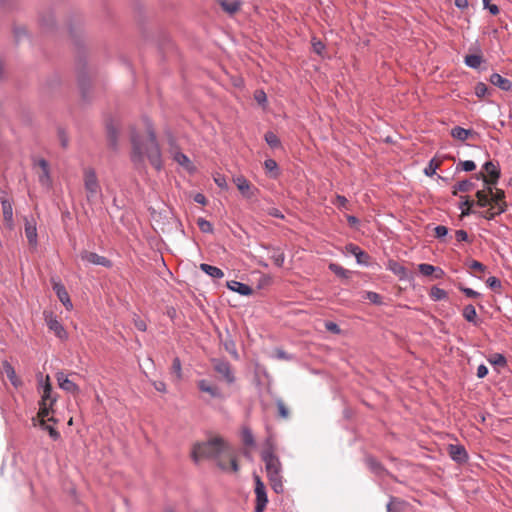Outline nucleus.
Instances as JSON below:
<instances>
[{"instance_id":"1","label":"nucleus","mask_w":512,"mask_h":512,"mask_svg":"<svg viewBox=\"0 0 512 512\" xmlns=\"http://www.w3.org/2000/svg\"><path fill=\"white\" fill-rule=\"evenodd\" d=\"M130 141L132 145L131 161L136 169H144L146 159L157 171L162 169L163 161L161 150L155 131L150 123L147 124V136L140 135L135 129H132Z\"/></svg>"},{"instance_id":"2","label":"nucleus","mask_w":512,"mask_h":512,"mask_svg":"<svg viewBox=\"0 0 512 512\" xmlns=\"http://www.w3.org/2000/svg\"><path fill=\"white\" fill-rule=\"evenodd\" d=\"M191 456L195 463H198L202 458H207L215 460L217 466L223 471L237 472L239 470L231 448L218 437L194 445Z\"/></svg>"},{"instance_id":"3","label":"nucleus","mask_w":512,"mask_h":512,"mask_svg":"<svg viewBox=\"0 0 512 512\" xmlns=\"http://www.w3.org/2000/svg\"><path fill=\"white\" fill-rule=\"evenodd\" d=\"M83 181L88 201H93L102 195L95 169L91 167L85 168L83 171Z\"/></svg>"},{"instance_id":"4","label":"nucleus","mask_w":512,"mask_h":512,"mask_svg":"<svg viewBox=\"0 0 512 512\" xmlns=\"http://www.w3.org/2000/svg\"><path fill=\"white\" fill-rule=\"evenodd\" d=\"M211 362L213 364L214 371L219 374L221 380H224L229 385L236 381L232 366L227 360L214 358Z\"/></svg>"},{"instance_id":"5","label":"nucleus","mask_w":512,"mask_h":512,"mask_svg":"<svg viewBox=\"0 0 512 512\" xmlns=\"http://www.w3.org/2000/svg\"><path fill=\"white\" fill-rule=\"evenodd\" d=\"M254 478L256 494L255 512H263L268 503L266 487L259 476L256 475Z\"/></svg>"},{"instance_id":"6","label":"nucleus","mask_w":512,"mask_h":512,"mask_svg":"<svg viewBox=\"0 0 512 512\" xmlns=\"http://www.w3.org/2000/svg\"><path fill=\"white\" fill-rule=\"evenodd\" d=\"M488 193L491 196V204H493L494 209L497 210V214H502L507 211V203L505 201V192L502 189H496L493 191L491 186H488Z\"/></svg>"},{"instance_id":"7","label":"nucleus","mask_w":512,"mask_h":512,"mask_svg":"<svg viewBox=\"0 0 512 512\" xmlns=\"http://www.w3.org/2000/svg\"><path fill=\"white\" fill-rule=\"evenodd\" d=\"M51 283L52 289L58 297L59 301L65 306L67 310H71L73 308V304L65 286L56 278H51Z\"/></svg>"},{"instance_id":"8","label":"nucleus","mask_w":512,"mask_h":512,"mask_svg":"<svg viewBox=\"0 0 512 512\" xmlns=\"http://www.w3.org/2000/svg\"><path fill=\"white\" fill-rule=\"evenodd\" d=\"M39 386L42 388L41 403H48L49 406H54L57 401V394L53 392L49 376L45 380H39Z\"/></svg>"},{"instance_id":"9","label":"nucleus","mask_w":512,"mask_h":512,"mask_svg":"<svg viewBox=\"0 0 512 512\" xmlns=\"http://www.w3.org/2000/svg\"><path fill=\"white\" fill-rule=\"evenodd\" d=\"M262 461L265 463L266 472L273 470L281 471L282 465L279 458L275 455L272 448H267L261 453Z\"/></svg>"},{"instance_id":"10","label":"nucleus","mask_w":512,"mask_h":512,"mask_svg":"<svg viewBox=\"0 0 512 512\" xmlns=\"http://www.w3.org/2000/svg\"><path fill=\"white\" fill-rule=\"evenodd\" d=\"M387 269L396 275L401 281H411L413 274L404 265L395 260H389Z\"/></svg>"},{"instance_id":"11","label":"nucleus","mask_w":512,"mask_h":512,"mask_svg":"<svg viewBox=\"0 0 512 512\" xmlns=\"http://www.w3.org/2000/svg\"><path fill=\"white\" fill-rule=\"evenodd\" d=\"M365 463L369 470L377 477L383 478L384 476H389L392 479L396 480V478L373 456H367L365 458Z\"/></svg>"},{"instance_id":"12","label":"nucleus","mask_w":512,"mask_h":512,"mask_svg":"<svg viewBox=\"0 0 512 512\" xmlns=\"http://www.w3.org/2000/svg\"><path fill=\"white\" fill-rule=\"evenodd\" d=\"M234 183L236 184L242 196L247 199L255 197L256 193L258 192V189L251 185V183L244 176L235 177Z\"/></svg>"},{"instance_id":"13","label":"nucleus","mask_w":512,"mask_h":512,"mask_svg":"<svg viewBox=\"0 0 512 512\" xmlns=\"http://www.w3.org/2000/svg\"><path fill=\"white\" fill-rule=\"evenodd\" d=\"M448 453L450 458L457 464H464L469 459L465 447L460 444H450L448 446Z\"/></svg>"},{"instance_id":"14","label":"nucleus","mask_w":512,"mask_h":512,"mask_svg":"<svg viewBox=\"0 0 512 512\" xmlns=\"http://www.w3.org/2000/svg\"><path fill=\"white\" fill-rule=\"evenodd\" d=\"M80 257L83 261H87L93 265H99L106 268L112 267V261L104 256H100L95 252L82 251Z\"/></svg>"},{"instance_id":"15","label":"nucleus","mask_w":512,"mask_h":512,"mask_svg":"<svg viewBox=\"0 0 512 512\" xmlns=\"http://www.w3.org/2000/svg\"><path fill=\"white\" fill-rule=\"evenodd\" d=\"M55 377L57 379L59 387L63 391L70 393V394L79 393V391H80L79 386L76 383H74L72 380H70L68 378V376L64 374V372H62V371L57 372Z\"/></svg>"},{"instance_id":"16","label":"nucleus","mask_w":512,"mask_h":512,"mask_svg":"<svg viewBox=\"0 0 512 512\" xmlns=\"http://www.w3.org/2000/svg\"><path fill=\"white\" fill-rule=\"evenodd\" d=\"M45 320L49 330H51L56 337L61 340L67 339L68 334L64 326L57 320L56 317L50 315L49 317H46Z\"/></svg>"},{"instance_id":"17","label":"nucleus","mask_w":512,"mask_h":512,"mask_svg":"<svg viewBox=\"0 0 512 512\" xmlns=\"http://www.w3.org/2000/svg\"><path fill=\"white\" fill-rule=\"evenodd\" d=\"M261 248L271 252L270 258L273 260L275 266L281 268L285 262L284 251L278 246H272L267 244H261Z\"/></svg>"},{"instance_id":"18","label":"nucleus","mask_w":512,"mask_h":512,"mask_svg":"<svg viewBox=\"0 0 512 512\" xmlns=\"http://www.w3.org/2000/svg\"><path fill=\"white\" fill-rule=\"evenodd\" d=\"M13 202L12 200L2 201V213L4 219V225L7 229L12 230L14 228V217H13Z\"/></svg>"},{"instance_id":"19","label":"nucleus","mask_w":512,"mask_h":512,"mask_svg":"<svg viewBox=\"0 0 512 512\" xmlns=\"http://www.w3.org/2000/svg\"><path fill=\"white\" fill-rule=\"evenodd\" d=\"M197 387L201 392L208 393L212 398L220 399L223 397L221 390L206 379L199 380Z\"/></svg>"},{"instance_id":"20","label":"nucleus","mask_w":512,"mask_h":512,"mask_svg":"<svg viewBox=\"0 0 512 512\" xmlns=\"http://www.w3.org/2000/svg\"><path fill=\"white\" fill-rule=\"evenodd\" d=\"M227 288L242 296H250L253 294V289L249 285L235 280L228 281Z\"/></svg>"},{"instance_id":"21","label":"nucleus","mask_w":512,"mask_h":512,"mask_svg":"<svg viewBox=\"0 0 512 512\" xmlns=\"http://www.w3.org/2000/svg\"><path fill=\"white\" fill-rule=\"evenodd\" d=\"M25 236L27 238L28 243L31 246L37 245L38 235H37L36 222L34 220L30 221V220L26 219V221H25Z\"/></svg>"},{"instance_id":"22","label":"nucleus","mask_w":512,"mask_h":512,"mask_svg":"<svg viewBox=\"0 0 512 512\" xmlns=\"http://www.w3.org/2000/svg\"><path fill=\"white\" fill-rule=\"evenodd\" d=\"M483 169L490 176L489 182L491 187L496 185L500 178V169L498 165L494 164L492 161H487L484 163Z\"/></svg>"},{"instance_id":"23","label":"nucleus","mask_w":512,"mask_h":512,"mask_svg":"<svg viewBox=\"0 0 512 512\" xmlns=\"http://www.w3.org/2000/svg\"><path fill=\"white\" fill-rule=\"evenodd\" d=\"M489 80L491 84L503 91H510L512 89V82L498 73H492Z\"/></svg>"},{"instance_id":"24","label":"nucleus","mask_w":512,"mask_h":512,"mask_svg":"<svg viewBox=\"0 0 512 512\" xmlns=\"http://www.w3.org/2000/svg\"><path fill=\"white\" fill-rule=\"evenodd\" d=\"M107 142L109 148L114 151L118 150V130L114 127L113 123L107 124Z\"/></svg>"},{"instance_id":"25","label":"nucleus","mask_w":512,"mask_h":512,"mask_svg":"<svg viewBox=\"0 0 512 512\" xmlns=\"http://www.w3.org/2000/svg\"><path fill=\"white\" fill-rule=\"evenodd\" d=\"M418 269L420 273L424 276H431L433 273L437 272L435 277L440 278L444 274V271L441 268L428 263L419 264Z\"/></svg>"},{"instance_id":"26","label":"nucleus","mask_w":512,"mask_h":512,"mask_svg":"<svg viewBox=\"0 0 512 512\" xmlns=\"http://www.w3.org/2000/svg\"><path fill=\"white\" fill-rule=\"evenodd\" d=\"M200 269L205 274L209 275L210 277H212L214 279H221L224 277V272L216 266H212V265L206 264V263H201Z\"/></svg>"},{"instance_id":"27","label":"nucleus","mask_w":512,"mask_h":512,"mask_svg":"<svg viewBox=\"0 0 512 512\" xmlns=\"http://www.w3.org/2000/svg\"><path fill=\"white\" fill-rule=\"evenodd\" d=\"M219 4L225 12H227L229 14H234L240 9L241 1H239V0H219Z\"/></svg>"},{"instance_id":"28","label":"nucleus","mask_w":512,"mask_h":512,"mask_svg":"<svg viewBox=\"0 0 512 512\" xmlns=\"http://www.w3.org/2000/svg\"><path fill=\"white\" fill-rule=\"evenodd\" d=\"M173 159L176 161L180 166L185 168L188 171H192L194 169L192 162L188 158L187 155L184 153L177 151L173 154Z\"/></svg>"},{"instance_id":"29","label":"nucleus","mask_w":512,"mask_h":512,"mask_svg":"<svg viewBox=\"0 0 512 512\" xmlns=\"http://www.w3.org/2000/svg\"><path fill=\"white\" fill-rule=\"evenodd\" d=\"M475 134L471 129H465L460 126H456L451 130V136L457 140L465 141L469 136Z\"/></svg>"},{"instance_id":"30","label":"nucleus","mask_w":512,"mask_h":512,"mask_svg":"<svg viewBox=\"0 0 512 512\" xmlns=\"http://www.w3.org/2000/svg\"><path fill=\"white\" fill-rule=\"evenodd\" d=\"M475 183L472 181L465 179L462 181H459L457 184L453 186L452 194L456 196L458 192H469L472 189H474Z\"/></svg>"},{"instance_id":"31","label":"nucleus","mask_w":512,"mask_h":512,"mask_svg":"<svg viewBox=\"0 0 512 512\" xmlns=\"http://www.w3.org/2000/svg\"><path fill=\"white\" fill-rule=\"evenodd\" d=\"M3 371L13 386L18 387L21 384L16 376L14 368L8 361L3 362Z\"/></svg>"},{"instance_id":"32","label":"nucleus","mask_w":512,"mask_h":512,"mask_svg":"<svg viewBox=\"0 0 512 512\" xmlns=\"http://www.w3.org/2000/svg\"><path fill=\"white\" fill-rule=\"evenodd\" d=\"M264 169L266 173H268L269 176L274 179L277 178L280 174L277 162L270 158L264 161Z\"/></svg>"},{"instance_id":"33","label":"nucleus","mask_w":512,"mask_h":512,"mask_svg":"<svg viewBox=\"0 0 512 512\" xmlns=\"http://www.w3.org/2000/svg\"><path fill=\"white\" fill-rule=\"evenodd\" d=\"M462 315L467 322L472 323L474 325L478 324L477 312L472 304H468L463 308Z\"/></svg>"},{"instance_id":"34","label":"nucleus","mask_w":512,"mask_h":512,"mask_svg":"<svg viewBox=\"0 0 512 512\" xmlns=\"http://www.w3.org/2000/svg\"><path fill=\"white\" fill-rule=\"evenodd\" d=\"M329 270L333 272L336 276L342 278V279H348L351 276V271L348 269H345L341 265L337 263H330L328 266Z\"/></svg>"},{"instance_id":"35","label":"nucleus","mask_w":512,"mask_h":512,"mask_svg":"<svg viewBox=\"0 0 512 512\" xmlns=\"http://www.w3.org/2000/svg\"><path fill=\"white\" fill-rule=\"evenodd\" d=\"M476 198H477V205L479 207H487L488 205H491V196L488 193L487 189L484 190H478L476 192Z\"/></svg>"},{"instance_id":"36","label":"nucleus","mask_w":512,"mask_h":512,"mask_svg":"<svg viewBox=\"0 0 512 512\" xmlns=\"http://www.w3.org/2000/svg\"><path fill=\"white\" fill-rule=\"evenodd\" d=\"M483 59L480 55H477V54H469V55H466L465 56V59H464V63L472 68V69H477L479 68V66L481 65Z\"/></svg>"},{"instance_id":"37","label":"nucleus","mask_w":512,"mask_h":512,"mask_svg":"<svg viewBox=\"0 0 512 512\" xmlns=\"http://www.w3.org/2000/svg\"><path fill=\"white\" fill-rule=\"evenodd\" d=\"M78 86L81 91L82 98L84 100H87L88 91L90 89V80L85 75H81L78 78Z\"/></svg>"},{"instance_id":"38","label":"nucleus","mask_w":512,"mask_h":512,"mask_svg":"<svg viewBox=\"0 0 512 512\" xmlns=\"http://www.w3.org/2000/svg\"><path fill=\"white\" fill-rule=\"evenodd\" d=\"M266 143L273 149L281 147V141L279 137L272 131H268L264 135Z\"/></svg>"},{"instance_id":"39","label":"nucleus","mask_w":512,"mask_h":512,"mask_svg":"<svg viewBox=\"0 0 512 512\" xmlns=\"http://www.w3.org/2000/svg\"><path fill=\"white\" fill-rule=\"evenodd\" d=\"M429 296L433 301H441L448 298L447 292L437 286L431 288Z\"/></svg>"},{"instance_id":"40","label":"nucleus","mask_w":512,"mask_h":512,"mask_svg":"<svg viewBox=\"0 0 512 512\" xmlns=\"http://www.w3.org/2000/svg\"><path fill=\"white\" fill-rule=\"evenodd\" d=\"M39 427L42 429V430H45L48 432L49 436L54 440V441H57L58 439H60V433L59 431H57L53 426L49 425L46 423L45 420H40L39 423H38Z\"/></svg>"},{"instance_id":"41","label":"nucleus","mask_w":512,"mask_h":512,"mask_svg":"<svg viewBox=\"0 0 512 512\" xmlns=\"http://www.w3.org/2000/svg\"><path fill=\"white\" fill-rule=\"evenodd\" d=\"M476 169V164L472 160H460L456 165V172L465 171L472 172Z\"/></svg>"},{"instance_id":"42","label":"nucleus","mask_w":512,"mask_h":512,"mask_svg":"<svg viewBox=\"0 0 512 512\" xmlns=\"http://www.w3.org/2000/svg\"><path fill=\"white\" fill-rule=\"evenodd\" d=\"M40 24L44 29H51L55 25V17L52 12L40 16Z\"/></svg>"},{"instance_id":"43","label":"nucleus","mask_w":512,"mask_h":512,"mask_svg":"<svg viewBox=\"0 0 512 512\" xmlns=\"http://www.w3.org/2000/svg\"><path fill=\"white\" fill-rule=\"evenodd\" d=\"M402 505H403L402 500L391 496L390 500L386 506L387 512H401Z\"/></svg>"},{"instance_id":"44","label":"nucleus","mask_w":512,"mask_h":512,"mask_svg":"<svg viewBox=\"0 0 512 512\" xmlns=\"http://www.w3.org/2000/svg\"><path fill=\"white\" fill-rule=\"evenodd\" d=\"M363 298L370 301L371 303L375 305H382L383 304V298L380 294L374 291H365Z\"/></svg>"},{"instance_id":"45","label":"nucleus","mask_w":512,"mask_h":512,"mask_svg":"<svg viewBox=\"0 0 512 512\" xmlns=\"http://www.w3.org/2000/svg\"><path fill=\"white\" fill-rule=\"evenodd\" d=\"M242 441L246 446H254L255 440L252 431L248 427H244L241 433Z\"/></svg>"},{"instance_id":"46","label":"nucleus","mask_w":512,"mask_h":512,"mask_svg":"<svg viewBox=\"0 0 512 512\" xmlns=\"http://www.w3.org/2000/svg\"><path fill=\"white\" fill-rule=\"evenodd\" d=\"M475 204L473 200H470L469 198H465L462 202L459 203V209L461 210V213L463 216H468L473 211L471 210V207Z\"/></svg>"},{"instance_id":"47","label":"nucleus","mask_w":512,"mask_h":512,"mask_svg":"<svg viewBox=\"0 0 512 512\" xmlns=\"http://www.w3.org/2000/svg\"><path fill=\"white\" fill-rule=\"evenodd\" d=\"M276 406H277V409H278L279 417L282 418V419H288L289 416H290V411L286 407V405H285V403L283 402L282 399H280V398L276 399Z\"/></svg>"},{"instance_id":"48","label":"nucleus","mask_w":512,"mask_h":512,"mask_svg":"<svg viewBox=\"0 0 512 512\" xmlns=\"http://www.w3.org/2000/svg\"><path fill=\"white\" fill-rule=\"evenodd\" d=\"M355 258H356L357 264H359L361 266L368 267L370 265L371 257L367 252L363 251L362 249L360 252H358V254L356 255Z\"/></svg>"},{"instance_id":"49","label":"nucleus","mask_w":512,"mask_h":512,"mask_svg":"<svg viewBox=\"0 0 512 512\" xmlns=\"http://www.w3.org/2000/svg\"><path fill=\"white\" fill-rule=\"evenodd\" d=\"M197 225H198L199 229L201 230V232H203V233H212L213 232L212 223L204 218H201V217L198 218Z\"/></svg>"},{"instance_id":"50","label":"nucleus","mask_w":512,"mask_h":512,"mask_svg":"<svg viewBox=\"0 0 512 512\" xmlns=\"http://www.w3.org/2000/svg\"><path fill=\"white\" fill-rule=\"evenodd\" d=\"M489 362L494 366H505L507 361L504 355L500 353H495L489 358Z\"/></svg>"},{"instance_id":"51","label":"nucleus","mask_w":512,"mask_h":512,"mask_svg":"<svg viewBox=\"0 0 512 512\" xmlns=\"http://www.w3.org/2000/svg\"><path fill=\"white\" fill-rule=\"evenodd\" d=\"M52 412H53V406H49L48 403L39 402L38 416L41 418V420H44V418L49 416V414Z\"/></svg>"},{"instance_id":"52","label":"nucleus","mask_w":512,"mask_h":512,"mask_svg":"<svg viewBox=\"0 0 512 512\" xmlns=\"http://www.w3.org/2000/svg\"><path fill=\"white\" fill-rule=\"evenodd\" d=\"M313 51L317 55H322L323 51L325 50L326 46L324 42H322L320 39L313 37L311 40Z\"/></svg>"},{"instance_id":"53","label":"nucleus","mask_w":512,"mask_h":512,"mask_svg":"<svg viewBox=\"0 0 512 512\" xmlns=\"http://www.w3.org/2000/svg\"><path fill=\"white\" fill-rule=\"evenodd\" d=\"M331 203L336 205L339 209H348V200L343 195L337 194Z\"/></svg>"},{"instance_id":"54","label":"nucleus","mask_w":512,"mask_h":512,"mask_svg":"<svg viewBox=\"0 0 512 512\" xmlns=\"http://www.w3.org/2000/svg\"><path fill=\"white\" fill-rule=\"evenodd\" d=\"M38 180L42 186L50 187L52 184V180L50 177V171L49 170L42 171L38 177Z\"/></svg>"},{"instance_id":"55","label":"nucleus","mask_w":512,"mask_h":512,"mask_svg":"<svg viewBox=\"0 0 512 512\" xmlns=\"http://www.w3.org/2000/svg\"><path fill=\"white\" fill-rule=\"evenodd\" d=\"M224 348L225 350L230 353L235 359H238L239 355L235 346V343L233 340H225L224 342Z\"/></svg>"},{"instance_id":"56","label":"nucleus","mask_w":512,"mask_h":512,"mask_svg":"<svg viewBox=\"0 0 512 512\" xmlns=\"http://www.w3.org/2000/svg\"><path fill=\"white\" fill-rule=\"evenodd\" d=\"M486 284L490 289L495 290V291L502 287L501 281L495 276L489 277L486 280Z\"/></svg>"},{"instance_id":"57","label":"nucleus","mask_w":512,"mask_h":512,"mask_svg":"<svg viewBox=\"0 0 512 512\" xmlns=\"http://www.w3.org/2000/svg\"><path fill=\"white\" fill-rule=\"evenodd\" d=\"M254 99L259 105L264 106L267 102L266 93L261 89L256 90L254 93Z\"/></svg>"},{"instance_id":"58","label":"nucleus","mask_w":512,"mask_h":512,"mask_svg":"<svg viewBox=\"0 0 512 512\" xmlns=\"http://www.w3.org/2000/svg\"><path fill=\"white\" fill-rule=\"evenodd\" d=\"M458 288L461 292H463L465 294L466 297H469V298H478L481 295L479 292L473 290L472 288H468V287H465L462 285H459Z\"/></svg>"},{"instance_id":"59","label":"nucleus","mask_w":512,"mask_h":512,"mask_svg":"<svg viewBox=\"0 0 512 512\" xmlns=\"http://www.w3.org/2000/svg\"><path fill=\"white\" fill-rule=\"evenodd\" d=\"M133 323H134V326L139 330V331H146L147 330V325H146V322L140 318L139 316L135 315V317L133 318Z\"/></svg>"},{"instance_id":"60","label":"nucleus","mask_w":512,"mask_h":512,"mask_svg":"<svg viewBox=\"0 0 512 512\" xmlns=\"http://www.w3.org/2000/svg\"><path fill=\"white\" fill-rule=\"evenodd\" d=\"M435 231V237L438 239H442L447 236L448 234V228L443 225H438L434 228Z\"/></svg>"},{"instance_id":"61","label":"nucleus","mask_w":512,"mask_h":512,"mask_svg":"<svg viewBox=\"0 0 512 512\" xmlns=\"http://www.w3.org/2000/svg\"><path fill=\"white\" fill-rule=\"evenodd\" d=\"M325 328L327 331L334 333V334H340V332H341V329L338 326V324L335 322H332V321L325 322Z\"/></svg>"},{"instance_id":"62","label":"nucleus","mask_w":512,"mask_h":512,"mask_svg":"<svg viewBox=\"0 0 512 512\" xmlns=\"http://www.w3.org/2000/svg\"><path fill=\"white\" fill-rule=\"evenodd\" d=\"M26 36H27L26 28H24V27H16L14 29V37H15L17 42H19L20 40H22Z\"/></svg>"},{"instance_id":"63","label":"nucleus","mask_w":512,"mask_h":512,"mask_svg":"<svg viewBox=\"0 0 512 512\" xmlns=\"http://www.w3.org/2000/svg\"><path fill=\"white\" fill-rule=\"evenodd\" d=\"M270 484L275 493L279 494V493L283 492L284 487H283L282 478H278L275 481H271Z\"/></svg>"},{"instance_id":"64","label":"nucleus","mask_w":512,"mask_h":512,"mask_svg":"<svg viewBox=\"0 0 512 512\" xmlns=\"http://www.w3.org/2000/svg\"><path fill=\"white\" fill-rule=\"evenodd\" d=\"M437 169H438V164L434 163V160H430L428 166L424 169V173L427 176H432L436 173Z\"/></svg>"}]
</instances>
